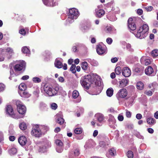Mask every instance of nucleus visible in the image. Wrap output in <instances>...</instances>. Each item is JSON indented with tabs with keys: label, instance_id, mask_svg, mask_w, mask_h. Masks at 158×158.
<instances>
[{
	"label": "nucleus",
	"instance_id": "35",
	"mask_svg": "<svg viewBox=\"0 0 158 158\" xmlns=\"http://www.w3.org/2000/svg\"><path fill=\"white\" fill-rule=\"evenodd\" d=\"M40 108L42 110H46L47 108V106L45 104L41 103L40 104Z\"/></svg>",
	"mask_w": 158,
	"mask_h": 158
},
{
	"label": "nucleus",
	"instance_id": "62",
	"mask_svg": "<svg viewBox=\"0 0 158 158\" xmlns=\"http://www.w3.org/2000/svg\"><path fill=\"white\" fill-rule=\"evenodd\" d=\"M15 137L14 136H10L9 137V139L11 141H14L15 140Z\"/></svg>",
	"mask_w": 158,
	"mask_h": 158
},
{
	"label": "nucleus",
	"instance_id": "59",
	"mask_svg": "<svg viewBox=\"0 0 158 158\" xmlns=\"http://www.w3.org/2000/svg\"><path fill=\"white\" fill-rule=\"evenodd\" d=\"M118 120L120 121H122L123 120V117L122 115H119L118 117Z\"/></svg>",
	"mask_w": 158,
	"mask_h": 158
},
{
	"label": "nucleus",
	"instance_id": "31",
	"mask_svg": "<svg viewBox=\"0 0 158 158\" xmlns=\"http://www.w3.org/2000/svg\"><path fill=\"white\" fill-rule=\"evenodd\" d=\"M20 129L22 130H25L27 128L26 124L24 123H21L19 125Z\"/></svg>",
	"mask_w": 158,
	"mask_h": 158
},
{
	"label": "nucleus",
	"instance_id": "26",
	"mask_svg": "<svg viewBox=\"0 0 158 158\" xmlns=\"http://www.w3.org/2000/svg\"><path fill=\"white\" fill-rule=\"evenodd\" d=\"M113 28L110 26H107L105 28V31L107 33H111L113 32Z\"/></svg>",
	"mask_w": 158,
	"mask_h": 158
},
{
	"label": "nucleus",
	"instance_id": "6",
	"mask_svg": "<svg viewBox=\"0 0 158 158\" xmlns=\"http://www.w3.org/2000/svg\"><path fill=\"white\" fill-rule=\"evenodd\" d=\"M128 27L132 31L136 29V26L135 23V21L132 18H130L128 20Z\"/></svg>",
	"mask_w": 158,
	"mask_h": 158
},
{
	"label": "nucleus",
	"instance_id": "50",
	"mask_svg": "<svg viewBox=\"0 0 158 158\" xmlns=\"http://www.w3.org/2000/svg\"><path fill=\"white\" fill-rule=\"evenodd\" d=\"M109 125L111 128L114 129L116 128L115 123H109Z\"/></svg>",
	"mask_w": 158,
	"mask_h": 158
},
{
	"label": "nucleus",
	"instance_id": "48",
	"mask_svg": "<svg viewBox=\"0 0 158 158\" xmlns=\"http://www.w3.org/2000/svg\"><path fill=\"white\" fill-rule=\"evenodd\" d=\"M126 115L127 118H130L131 117V112L127 110H126Z\"/></svg>",
	"mask_w": 158,
	"mask_h": 158
},
{
	"label": "nucleus",
	"instance_id": "34",
	"mask_svg": "<svg viewBox=\"0 0 158 158\" xmlns=\"http://www.w3.org/2000/svg\"><path fill=\"white\" fill-rule=\"evenodd\" d=\"M108 152L110 156H114L116 154V151L114 148H112Z\"/></svg>",
	"mask_w": 158,
	"mask_h": 158
},
{
	"label": "nucleus",
	"instance_id": "3",
	"mask_svg": "<svg viewBox=\"0 0 158 158\" xmlns=\"http://www.w3.org/2000/svg\"><path fill=\"white\" fill-rule=\"evenodd\" d=\"M149 27L148 25L144 24L140 27L138 30L135 36L140 39L145 37L148 33Z\"/></svg>",
	"mask_w": 158,
	"mask_h": 158
},
{
	"label": "nucleus",
	"instance_id": "1",
	"mask_svg": "<svg viewBox=\"0 0 158 158\" xmlns=\"http://www.w3.org/2000/svg\"><path fill=\"white\" fill-rule=\"evenodd\" d=\"M93 78L94 81L95 83L96 80L99 81L100 80L99 77L96 74L88 75L82 77L80 80V83L81 85L86 89H89L90 85L92 83Z\"/></svg>",
	"mask_w": 158,
	"mask_h": 158
},
{
	"label": "nucleus",
	"instance_id": "38",
	"mask_svg": "<svg viewBox=\"0 0 158 158\" xmlns=\"http://www.w3.org/2000/svg\"><path fill=\"white\" fill-rule=\"evenodd\" d=\"M82 132V130L80 128H76L74 130V133L76 134H80Z\"/></svg>",
	"mask_w": 158,
	"mask_h": 158
},
{
	"label": "nucleus",
	"instance_id": "19",
	"mask_svg": "<svg viewBox=\"0 0 158 158\" xmlns=\"http://www.w3.org/2000/svg\"><path fill=\"white\" fill-rule=\"evenodd\" d=\"M95 116L97 118L99 122H102L104 119L103 115L100 113L96 114L95 115Z\"/></svg>",
	"mask_w": 158,
	"mask_h": 158
},
{
	"label": "nucleus",
	"instance_id": "12",
	"mask_svg": "<svg viewBox=\"0 0 158 158\" xmlns=\"http://www.w3.org/2000/svg\"><path fill=\"white\" fill-rule=\"evenodd\" d=\"M127 93L126 89H123L119 91L117 94V95L120 98H124L127 96Z\"/></svg>",
	"mask_w": 158,
	"mask_h": 158
},
{
	"label": "nucleus",
	"instance_id": "27",
	"mask_svg": "<svg viewBox=\"0 0 158 158\" xmlns=\"http://www.w3.org/2000/svg\"><path fill=\"white\" fill-rule=\"evenodd\" d=\"M108 121L109 123H116V121L114 117L111 115H109Z\"/></svg>",
	"mask_w": 158,
	"mask_h": 158
},
{
	"label": "nucleus",
	"instance_id": "37",
	"mask_svg": "<svg viewBox=\"0 0 158 158\" xmlns=\"http://www.w3.org/2000/svg\"><path fill=\"white\" fill-rule=\"evenodd\" d=\"M121 69L120 67H117L115 69V73L117 75H119L121 73Z\"/></svg>",
	"mask_w": 158,
	"mask_h": 158
},
{
	"label": "nucleus",
	"instance_id": "55",
	"mask_svg": "<svg viewBox=\"0 0 158 158\" xmlns=\"http://www.w3.org/2000/svg\"><path fill=\"white\" fill-rule=\"evenodd\" d=\"M112 83L113 85L117 84L118 85L119 82H118V81L116 79H114L112 81Z\"/></svg>",
	"mask_w": 158,
	"mask_h": 158
},
{
	"label": "nucleus",
	"instance_id": "52",
	"mask_svg": "<svg viewBox=\"0 0 158 158\" xmlns=\"http://www.w3.org/2000/svg\"><path fill=\"white\" fill-rule=\"evenodd\" d=\"M106 41L108 44H110L112 42V40L111 38H108L107 39Z\"/></svg>",
	"mask_w": 158,
	"mask_h": 158
},
{
	"label": "nucleus",
	"instance_id": "28",
	"mask_svg": "<svg viewBox=\"0 0 158 158\" xmlns=\"http://www.w3.org/2000/svg\"><path fill=\"white\" fill-rule=\"evenodd\" d=\"M79 93L76 90H74L73 91L72 94V96L73 98H77L79 96Z\"/></svg>",
	"mask_w": 158,
	"mask_h": 158
},
{
	"label": "nucleus",
	"instance_id": "11",
	"mask_svg": "<svg viewBox=\"0 0 158 158\" xmlns=\"http://www.w3.org/2000/svg\"><path fill=\"white\" fill-rule=\"evenodd\" d=\"M97 52L99 55H102L106 51V47L104 46H102L101 45L99 44L97 45Z\"/></svg>",
	"mask_w": 158,
	"mask_h": 158
},
{
	"label": "nucleus",
	"instance_id": "8",
	"mask_svg": "<svg viewBox=\"0 0 158 158\" xmlns=\"http://www.w3.org/2000/svg\"><path fill=\"white\" fill-rule=\"evenodd\" d=\"M118 86L120 87H124L127 86L129 82V80L127 79H119Z\"/></svg>",
	"mask_w": 158,
	"mask_h": 158
},
{
	"label": "nucleus",
	"instance_id": "63",
	"mask_svg": "<svg viewBox=\"0 0 158 158\" xmlns=\"http://www.w3.org/2000/svg\"><path fill=\"white\" fill-rule=\"evenodd\" d=\"M98 134V131L97 130H95L94 131L93 135L94 137H96Z\"/></svg>",
	"mask_w": 158,
	"mask_h": 158
},
{
	"label": "nucleus",
	"instance_id": "54",
	"mask_svg": "<svg viewBox=\"0 0 158 158\" xmlns=\"http://www.w3.org/2000/svg\"><path fill=\"white\" fill-rule=\"evenodd\" d=\"M145 9L148 11H150L152 10L153 7L152 6H149L145 7Z\"/></svg>",
	"mask_w": 158,
	"mask_h": 158
},
{
	"label": "nucleus",
	"instance_id": "42",
	"mask_svg": "<svg viewBox=\"0 0 158 158\" xmlns=\"http://www.w3.org/2000/svg\"><path fill=\"white\" fill-rule=\"evenodd\" d=\"M50 107L52 109L55 110L57 107V105L55 103H52L50 104Z\"/></svg>",
	"mask_w": 158,
	"mask_h": 158
},
{
	"label": "nucleus",
	"instance_id": "15",
	"mask_svg": "<svg viewBox=\"0 0 158 158\" xmlns=\"http://www.w3.org/2000/svg\"><path fill=\"white\" fill-rule=\"evenodd\" d=\"M18 142L21 145L23 146L25 145L26 143L27 139L25 136H22L19 138L18 139Z\"/></svg>",
	"mask_w": 158,
	"mask_h": 158
},
{
	"label": "nucleus",
	"instance_id": "51",
	"mask_svg": "<svg viewBox=\"0 0 158 158\" xmlns=\"http://www.w3.org/2000/svg\"><path fill=\"white\" fill-rule=\"evenodd\" d=\"M19 33L23 35H25L26 34V31L24 29H21L19 31Z\"/></svg>",
	"mask_w": 158,
	"mask_h": 158
},
{
	"label": "nucleus",
	"instance_id": "10",
	"mask_svg": "<svg viewBox=\"0 0 158 158\" xmlns=\"http://www.w3.org/2000/svg\"><path fill=\"white\" fill-rule=\"evenodd\" d=\"M6 111L7 114L13 118H15V114H14L13 109L11 106L8 105L7 106L6 108Z\"/></svg>",
	"mask_w": 158,
	"mask_h": 158
},
{
	"label": "nucleus",
	"instance_id": "64",
	"mask_svg": "<svg viewBox=\"0 0 158 158\" xmlns=\"http://www.w3.org/2000/svg\"><path fill=\"white\" fill-rule=\"evenodd\" d=\"M154 117L156 119H158V111H156L154 114Z\"/></svg>",
	"mask_w": 158,
	"mask_h": 158
},
{
	"label": "nucleus",
	"instance_id": "58",
	"mask_svg": "<svg viewBox=\"0 0 158 158\" xmlns=\"http://www.w3.org/2000/svg\"><path fill=\"white\" fill-rule=\"evenodd\" d=\"M29 78V76L27 75L23 76L21 78V79L23 80H27Z\"/></svg>",
	"mask_w": 158,
	"mask_h": 158
},
{
	"label": "nucleus",
	"instance_id": "53",
	"mask_svg": "<svg viewBox=\"0 0 158 158\" xmlns=\"http://www.w3.org/2000/svg\"><path fill=\"white\" fill-rule=\"evenodd\" d=\"M142 117V115L140 114H137L136 116V117L138 119H141Z\"/></svg>",
	"mask_w": 158,
	"mask_h": 158
},
{
	"label": "nucleus",
	"instance_id": "4",
	"mask_svg": "<svg viewBox=\"0 0 158 158\" xmlns=\"http://www.w3.org/2000/svg\"><path fill=\"white\" fill-rule=\"evenodd\" d=\"M43 128V127L42 126L38 125H34L31 131L32 135L37 137H40L44 133Z\"/></svg>",
	"mask_w": 158,
	"mask_h": 158
},
{
	"label": "nucleus",
	"instance_id": "49",
	"mask_svg": "<svg viewBox=\"0 0 158 158\" xmlns=\"http://www.w3.org/2000/svg\"><path fill=\"white\" fill-rule=\"evenodd\" d=\"M144 94L148 96H150L152 95V93L151 91L148 90L145 91Z\"/></svg>",
	"mask_w": 158,
	"mask_h": 158
},
{
	"label": "nucleus",
	"instance_id": "57",
	"mask_svg": "<svg viewBox=\"0 0 158 158\" xmlns=\"http://www.w3.org/2000/svg\"><path fill=\"white\" fill-rule=\"evenodd\" d=\"M137 13L139 15H141L143 13V11L141 9H139L137 10Z\"/></svg>",
	"mask_w": 158,
	"mask_h": 158
},
{
	"label": "nucleus",
	"instance_id": "25",
	"mask_svg": "<svg viewBox=\"0 0 158 158\" xmlns=\"http://www.w3.org/2000/svg\"><path fill=\"white\" fill-rule=\"evenodd\" d=\"M137 88L139 90L142 89L144 87V85L141 82H138L136 84Z\"/></svg>",
	"mask_w": 158,
	"mask_h": 158
},
{
	"label": "nucleus",
	"instance_id": "47",
	"mask_svg": "<svg viewBox=\"0 0 158 158\" xmlns=\"http://www.w3.org/2000/svg\"><path fill=\"white\" fill-rule=\"evenodd\" d=\"M5 88V85L2 83H0V92L3 91Z\"/></svg>",
	"mask_w": 158,
	"mask_h": 158
},
{
	"label": "nucleus",
	"instance_id": "18",
	"mask_svg": "<svg viewBox=\"0 0 158 158\" xmlns=\"http://www.w3.org/2000/svg\"><path fill=\"white\" fill-rule=\"evenodd\" d=\"M145 74L147 75H150L153 73V70L151 66H148L145 70Z\"/></svg>",
	"mask_w": 158,
	"mask_h": 158
},
{
	"label": "nucleus",
	"instance_id": "40",
	"mask_svg": "<svg viewBox=\"0 0 158 158\" xmlns=\"http://www.w3.org/2000/svg\"><path fill=\"white\" fill-rule=\"evenodd\" d=\"M33 81L35 83H40L41 82V79L38 77H34L32 79Z\"/></svg>",
	"mask_w": 158,
	"mask_h": 158
},
{
	"label": "nucleus",
	"instance_id": "17",
	"mask_svg": "<svg viewBox=\"0 0 158 158\" xmlns=\"http://www.w3.org/2000/svg\"><path fill=\"white\" fill-rule=\"evenodd\" d=\"M140 62L141 63L146 65L149 64L151 63V61L148 59H146L145 57L143 56L140 59Z\"/></svg>",
	"mask_w": 158,
	"mask_h": 158
},
{
	"label": "nucleus",
	"instance_id": "44",
	"mask_svg": "<svg viewBox=\"0 0 158 158\" xmlns=\"http://www.w3.org/2000/svg\"><path fill=\"white\" fill-rule=\"evenodd\" d=\"M63 150V146H57L56 148V151L59 153L61 152Z\"/></svg>",
	"mask_w": 158,
	"mask_h": 158
},
{
	"label": "nucleus",
	"instance_id": "13",
	"mask_svg": "<svg viewBox=\"0 0 158 158\" xmlns=\"http://www.w3.org/2000/svg\"><path fill=\"white\" fill-rule=\"evenodd\" d=\"M122 74L125 77H128L131 75V71L129 68L125 67L122 70Z\"/></svg>",
	"mask_w": 158,
	"mask_h": 158
},
{
	"label": "nucleus",
	"instance_id": "33",
	"mask_svg": "<svg viewBox=\"0 0 158 158\" xmlns=\"http://www.w3.org/2000/svg\"><path fill=\"white\" fill-rule=\"evenodd\" d=\"M81 68L84 70H87L88 68V64L87 62H83L81 65Z\"/></svg>",
	"mask_w": 158,
	"mask_h": 158
},
{
	"label": "nucleus",
	"instance_id": "23",
	"mask_svg": "<svg viewBox=\"0 0 158 158\" xmlns=\"http://www.w3.org/2000/svg\"><path fill=\"white\" fill-rule=\"evenodd\" d=\"M107 96L109 97H111L113 94V89L112 88H109L107 89L106 92Z\"/></svg>",
	"mask_w": 158,
	"mask_h": 158
},
{
	"label": "nucleus",
	"instance_id": "61",
	"mask_svg": "<svg viewBox=\"0 0 158 158\" xmlns=\"http://www.w3.org/2000/svg\"><path fill=\"white\" fill-rule=\"evenodd\" d=\"M147 131L148 132L150 133H153L154 132L153 130L151 128H149L147 129Z\"/></svg>",
	"mask_w": 158,
	"mask_h": 158
},
{
	"label": "nucleus",
	"instance_id": "22",
	"mask_svg": "<svg viewBox=\"0 0 158 158\" xmlns=\"http://www.w3.org/2000/svg\"><path fill=\"white\" fill-rule=\"evenodd\" d=\"M147 121L148 124L150 125H153L156 123V120L150 117L147 119Z\"/></svg>",
	"mask_w": 158,
	"mask_h": 158
},
{
	"label": "nucleus",
	"instance_id": "2",
	"mask_svg": "<svg viewBox=\"0 0 158 158\" xmlns=\"http://www.w3.org/2000/svg\"><path fill=\"white\" fill-rule=\"evenodd\" d=\"M44 88L45 93L50 96L56 95L58 91L61 92L63 90L62 87L58 85H56L54 87L45 85Z\"/></svg>",
	"mask_w": 158,
	"mask_h": 158
},
{
	"label": "nucleus",
	"instance_id": "20",
	"mask_svg": "<svg viewBox=\"0 0 158 158\" xmlns=\"http://www.w3.org/2000/svg\"><path fill=\"white\" fill-rule=\"evenodd\" d=\"M54 64L56 67L59 69L61 68L63 66L62 63L57 59L55 60Z\"/></svg>",
	"mask_w": 158,
	"mask_h": 158
},
{
	"label": "nucleus",
	"instance_id": "9",
	"mask_svg": "<svg viewBox=\"0 0 158 158\" xmlns=\"http://www.w3.org/2000/svg\"><path fill=\"white\" fill-rule=\"evenodd\" d=\"M17 110L20 114H23L25 113L26 109L24 106L19 104L17 105Z\"/></svg>",
	"mask_w": 158,
	"mask_h": 158
},
{
	"label": "nucleus",
	"instance_id": "14",
	"mask_svg": "<svg viewBox=\"0 0 158 158\" xmlns=\"http://www.w3.org/2000/svg\"><path fill=\"white\" fill-rule=\"evenodd\" d=\"M44 4L48 6H56L57 3L53 2V0H42Z\"/></svg>",
	"mask_w": 158,
	"mask_h": 158
},
{
	"label": "nucleus",
	"instance_id": "56",
	"mask_svg": "<svg viewBox=\"0 0 158 158\" xmlns=\"http://www.w3.org/2000/svg\"><path fill=\"white\" fill-rule=\"evenodd\" d=\"M58 80L60 82H63L64 81V79L63 77H60L58 78Z\"/></svg>",
	"mask_w": 158,
	"mask_h": 158
},
{
	"label": "nucleus",
	"instance_id": "7",
	"mask_svg": "<svg viewBox=\"0 0 158 158\" xmlns=\"http://www.w3.org/2000/svg\"><path fill=\"white\" fill-rule=\"evenodd\" d=\"M25 66V63L23 60L20 61L19 64H16L14 67L15 71H20Z\"/></svg>",
	"mask_w": 158,
	"mask_h": 158
},
{
	"label": "nucleus",
	"instance_id": "43",
	"mask_svg": "<svg viewBox=\"0 0 158 158\" xmlns=\"http://www.w3.org/2000/svg\"><path fill=\"white\" fill-rule=\"evenodd\" d=\"M76 65L75 64H72L71 66L70 67V70L73 73H75L76 72V70L75 69Z\"/></svg>",
	"mask_w": 158,
	"mask_h": 158
},
{
	"label": "nucleus",
	"instance_id": "46",
	"mask_svg": "<svg viewBox=\"0 0 158 158\" xmlns=\"http://www.w3.org/2000/svg\"><path fill=\"white\" fill-rule=\"evenodd\" d=\"M46 151V147L44 146L43 147L40 148L39 150V151L41 152H44Z\"/></svg>",
	"mask_w": 158,
	"mask_h": 158
},
{
	"label": "nucleus",
	"instance_id": "60",
	"mask_svg": "<svg viewBox=\"0 0 158 158\" xmlns=\"http://www.w3.org/2000/svg\"><path fill=\"white\" fill-rule=\"evenodd\" d=\"M118 60V59L116 57H114L111 60V62L113 63H114L116 62Z\"/></svg>",
	"mask_w": 158,
	"mask_h": 158
},
{
	"label": "nucleus",
	"instance_id": "36",
	"mask_svg": "<svg viewBox=\"0 0 158 158\" xmlns=\"http://www.w3.org/2000/svg\"><path fill=\"white\" fill-rule=\"evenodd\" d=\"M64 119L62 118H59L56 120V122L60 125L63 124L64 122Z\"/></svg>",
	"mask_w": 158,
	"mask_h": 158
},
{
	"label": "nucleus",
	"instance_id": "16",
	"mask_svg": "<svg viewBox=\"0 0 158 158\" xmlns=\"http://www.w3.org/2000/svg\"><path fill=\"white\" fill-rule=\"evenodd\" d=\"M19 92L21 96L22 97L27 98L30 96V94L25 90L20 91Z\"/></svg>",
	"mask_w": 158,
	"mask_h": 158
},
{
	"label": "nucleus",
	"instance_id": "41",
	"mask_svg": "<svg viewBox=\"0 0 158 158\" xmlns=\"http://www.w3.org/2000/svg\"><path fill=\"white\" fill-rule=\"evenodd\" d=\"M127 155L128 158H133V153L131 151H129L127 152Z\"/></svg>",
	"mask_w": 158,
	"mask_h": 158
},
{
	"label": "nucleus",
	"instance_id": "21",
	"mask_svg": "<svg viewBox=\"0 0 158 158\" xmlns=\"http://www.w3.org/2000/svg\"><path fill=\"white\" fill-rule=\"evenodd\" d=\"M105 14L104 11L102 9H100L96 12V16L100 18L103 16Z\"/></svg>",
	"mask_w": 158,
	"mask_h": 158
},
{
	"label": "nucleus",
	"instance_id": "29",
	"mask_svg": "<svg viewBox=\"0 0 158 158\" xmlns=\"http://www.w3.org/2000/svg\"><path fill=\"white\" fill-rule=\"evenodd\" d=\"M151 55L153 57L157 56H158V50L154 49L153 50L152 52Z\"/></svg>",
	"mask_w": 158,
	"mask_h": 158
},
{
	"label": "nucleus",
	"instance_id": "32",
	"mask_svg": "<svg viewBox=\"0 0 158 158\" xmlns=\"http://www.w3.org/2000/svg\"><path fill=\"white\" fill-rule=\"evenodd\" d=\"M22 51L23 53L26 54H28L30 52L29 49L26 47H24L22 48Z\"/></svg>",
	"mask_w": 158,
	"mask_h": 158
},
{
	"label": "nucleus",
	"instance_id": "30",
	"mask_svg": "<svg viewBox=\"0 0 158 158\" xmlns=\"http://www.w3.org/2000/svg\"><path fill=\"white\" fill-rule=\"evenodd\" d=\"M19 88L20 91H23L25 90L26 87L25 84L21 83L19 85Z\"/></svg>",
	"mask_w": 158,
	"mask_h": 158
},
{
	"label": "nucleus",
	"instance_id": "45",
	"mask_svg": "<svg viewBox=\"0 0 158 158\" xmlns=\"http://www.w3.org/2000/svg\"><path fill=\"white\" fill-rule=\"evenodd\" d=\"M73 152L75 156H78L80 154V150L78 148H76L74 149Z\"/></svg>",
	"mask_w": 158,
	"mask_h": 158
},
{
	"label": "nucleus",
	"instance_id": "39",
	"mask_svg": "<svg viewBox=\"0 0 158 158\" xmlns=\"http://www.w3.org/2000/svg\"><path fill=\"white\" fill-rule=\"evenodd\" d=\"M55 143L57 145V146L61 147L63 146V143L59 139H57L55 141Z\"/></svg>",
	"mask_w": 158,
	"mask_h": 158
},
{
	"label": "nucleus",
	"instance_id": "5",
	"mask_svg": "<svg viewBox=\"0 0 158 158\" xmlns=\"http://www.w3.org/2000/svg\"><path fill=\"white\" fill-rule=\"evenodd\" d=\"M79 15V12L78 10L75 8H73L69 10V17L67 21L69 23L73 22L74 19H76Z\"/></svg>",
	"mask_w": 158,
	"mask_h": 158
},
{
	"label": "nucleus",
	"instance_id": "24",
	"mask_svg": "<svg viewBox=\"0 0 158 158\" xmlns=\"http://www.w3.org/2000/svg\"><path fill=\"white\" fill-rule=\"evenodd\" d=\"M17 150L15 148H10L9 151V153L10 155H14L16 153Z\"/></svg>",
	"mask_w": 158,
	"mask_h": 158
}]
</instances>
